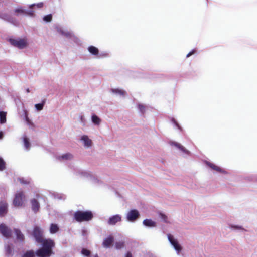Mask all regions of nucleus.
I'll list each match as a JSON object with an SVG mask.
<instances>
[{
	"label": "nucleus",
	"mask_w": 257,
	"mask_h": 257,
	"mask_svg": "<svg viewBox=\"0 0 257 257\" xmlns=\"http://www.w3.org/2000/svg\"><path fill=\"white\" fill-rule=\"evenodd\" d=\"M28 233L30 238L41 245L40 248L53 251L55 247L54 241L50 238H45L44 231L40 226L37 224L34 225L32 230H28Z\"/></svg>",
	"instance_id": "obj_1"
},
{
	"label": "nucleus",
	"mask_w": 257,
	"mask_h": 257,
	"mask_svg": "<svg viewBox=\"0 0 257 257\" xmlns=\"http://www.w3.org/2000/svg\"><path fill=\"white\" fill-rule=\"evenodd\" d=\"M53 254H54L53 251L38 248L35 251L33 249L22 251L21 253V257H50Z\"/></svg>",
	"instance_id": "obj_2"
},
{
	"label": "nucleus",
	"mask_w": 257,
	"mask_h": 257,
	"mask_svg": "<svg viewBox=\"0 0 257 257\" xmlns=\"http://www.w3.org/2000/svg\"><path fill=\"white\" fill-rule=\"evenodd\" d=\"M94 214L90 210L82 211L78 210L73 214V219L78 222H88L92 220Z\"/></svg>",
	"instance_id": "obj_3"
},
{
	"label": "nucleus",
	"mask_w": 257,
	"mask_h": 257,
	"mask_svg": "<svg viewBox=\"0 0 257 257\" xmlns=\"http://www.w3.org/2000/svg\"><path fill=\"white\" fill-rule=\"evenodd\" d=\"M14 14L17 17L23 16L31 18H34L36 16L35 11L29 8V9H25L24 7L20 6L15 8L14 10Z\"/></svg>",
	"instance_id": "obj_4"
},
{
	"label": "nucleus",
	"mask_w": 257,
	"mask_h": 257,
	"mask_svg": "<svg viewBox=\"0 0 257 257\" xmlns=\"http://www.w3.org/2000/svg\"><path fill=\"white\" fill-rule=\"evenodd\" d=\"M10 44L19 49H23L27 47L28 43L26 39L20 37H9L7 39Z\"/></svg>",
	"instance_id": "obj_5"
},
{
	"label": "nucleus",
	"mask_w": 257,
	"mask_h": 257,
	"mask_svg": "<svg viewBox=\"0 0 257 257\" xmlns=\"http://www.w3.org/2000/svg\"><path fill=\"white\" fill-rule=\"evenodd\" d=\"M78 173L82 176L88 179L93 184L102 185L104 184L103 181L99 179L97 177L94 176L90 172L85 170H79Z\"/></svg>",
	"instance_id": "obj_6"
},
{
	"label": "nucleus",
	"mask_w": 257,
	"mask_h": 257,
	"mask_svg": "<svg viewBox=\"0 0 257 257\" xmlns=\"http://www.w3.org/2000/svg\"><path fill=\"white\" fill-rule=\"evenodd\" d=\"M141 217V213L137 209H131L126 214V220L128 222L135 223Z\"/></svg>",
	"instance_id": "obj_7"
},
{
	"label": "nucleus",
	"mask_w": 257,
	"mask_h": 257,
	"mask_svg": "<svg viewBox=\"0 0 257 257\" xmlns=\"http://www.w3.org/2000/svg\"><path fill=\"white\" fill-rule=\"evenodd\" d=\"M167 238L170 243L175 250L177 254H179L182 250V247L179 243L178 240L170 233L167 234Z\"/></svg>",
	"instance_id": "obj_8"
},
{
	"label": "nucleus",
	"mask_w": 257,
	"mask_h": 257,
	"mask_svg": "<svg viewBox=\"0 0 257 257\" xmlns=\"http://www.w3.org/2000/svg\"><path fill=\"white\" fill-rule=\"evenodd\" d=\"M13 231L8 226L2 223L0 224V233L7 239L11 238L13 235Z\"/></svg>",
	"instance_id": "obj_9"
},
{
	"label": "nucleus",
	"mask_w": 257,
	"mask_h": 257,
	"mask_svg": "<svg viewBox=\"0 0 257 257\" xmlns=\"http://www.w3.org/2000/svg\"><path fill=\"white\" fill-rule=\"evenodd\" d=\"M24 198V193L22 192H19L16 193L13 201V204L15 207H19L22 206Z\"/></svg>",
	"instance_id": "obj_10"
},
{
	"label": "nucleus",
	"mask_w": 257,
	"mask_h": 257,
	"mask_svg": "<svg viewBox=\"0 0 257 257\" xmlns=\"http://www.w3.org/2000/svg\"><path fill=\"white\" fill-rule=\"evenodd\" d=\"M9 205L5 200L0 201V217H5L8 213Z\"/></svg>",
	"instance_id": "obj_11"
},
{
	"label": "nucleus",
	"mask_w": 257,
	"mask_h": 257,
	"mask_svg": "<svg viewBox=\"0 0 257 257\" xmlns=\"http://www.w3.org/2000/svg\"><path fill=\"white\" fill-rule=\"evenodd\" d=\"M13 231L16 237L15 242L23 243L25 241V236L20 229L14 228Z\"/></svg>",
	"instance_id": "obj_12"
},
{
	"label": "nucleus",
	"mask_w": 257,
	"mask_h": 257,
	"mask_svg": "<svg viewBox=\"0 0 257 257\" xmlns=\"http://www.w3.org/2000/svg\"><path fill=\"white\" fill-rule=\"evenodd\" d=\"M205 164L211 169L215 170L219 173H221L224 174H227L228 173V172L226 171H225L224 169L216 165L215 164L213 163L206 161L205 162Z\"/></svg>",
	"instance_id": "obj_13"
},
{
	"label": "nucleus",
	"mask_w": 257,
	"mask_h": 257,
	"mask_svg": "<svg viewBox=\"0 0 257 257\" xmlns=\"http://www.w3.org/2000/svg\"><path fill=\"white\" fill-rule=\"evenodd\" d=\"M122 216L120 214H115L109 217L107 223L110 225H115L117 223L121 222Z\"/></svg>",
	"instance_id": "obj_14"
},
{
	"label": "nucleus",
	"mask_w": 257,
	"mask_h": 257,
	"mask_svg": "<svg viewBox=\"0 0 257 257\" xmlns=\"http://www.w3.org/2000/svg\"><path fill=\"white\" fill-rule=\"evenodd\" d=\"M0 19L13 24L16 22L15 19L7 13L0 12Z\"/></svg>",
	"instance_id": "obj_15"
},
{
	"label": "nucleus",
	"mask_w": 257,
	"mask_h": 257,
	"mask_svg": "<svg viewBox=\"0 0 257 257\" xmlns=\"http://www.w3.org/2000/svg\"><path fill=\"white\" fill-rule=\"evenodd\" d=\"M114 242V237L112 235H110L104 239L102 244L104 247L109 248L113 246Z\"/></svg>",
	"instance_id": "obj_16"
},
{
	"label": "nucleus",
	"mask_w": 257,
	"mask_h": 257,
	"mask_svg": "<svg viewBox=\"0 0 257 257\" xmlns=\"http://www.w3.org/2000/svg\"><path fill=\"white\" fill-rule=\"evenodd\" d=\"M170 144L171 146H174L177 148H178L179 150H180L181 152L184 153V154L187 155H190L191 152L189 150H188L186 148H185L183 146H182L181 144H180L179 143H177L175 141H170Z\"/></svg>",
	"instance_id": "obj_17"
},
{
	"label": "nucleus",
	"mask_w": 257,
	"mask_h": 257,
	"mask_svg": "<svg viewBox=\"0 0 257 257\" xmlns=\"http://www.w3.org/2000/svg\"><path fill=\"white\" fill-rule=\"evenodd\" d=\"M80 141L83 143L84 146L86 148H89L92 144V140L86 135H83L80 137Z\"/></svg>",
	"instance_id": "obj_18"
},
{
	"label": "nucleus",
	"mask_w": 257,
	"mask_h": 257,
	"mask_svg": "<svg viewBox=\"0 0 257 257\" xmlns=\"http://www.w3.org/2000/svg\"><path fill=\"white\" fill-rule=\"evenodd\" d=\"M5 254L7 257H12L14 254V246L12 243L5 246Z\"/></svg>",
	"instance_id": "obj_19"
},
{
	"label": "nucleus",
	"mask_w": 257,
	"mask_h": 257,
	"mask_svg": "<svg viewBox=\"0 0 257 257\" xmlns=\"http://www.w3.org/2000/svg\"><path fill=\"white\" fill-rule=\"evenodd\" d=\"M143 225L146 228H152L157 226V222L151 218L145 219L143 221Z\"/></svg>",
	"instance_id": "obj_20"
},
{
	"label": "nucleus",
	"mask_w": 257,
	"mask_h": 257,
	"mask_svg": "<svg viewBox=\"0 0 257 257\" xmlns=\"http://www.w3.org/2000/svg\"><path fill=\"white\" fill-rule=\"evenodd\" d=\"M32 210L35 213H37L40 208V205L37 199L33 198L30 200Z\"/></svg>",
	"instance_id": "obj_21"
},
{
	"label": "nucleus",
	"mask_w": 257,
	"mask_h": 257,
	"mask_svg": "<svg viewBox=\"0 0 257 257\" xmlns=\"http://www.w3.org/2000/svg\"><path fill=\"white\" fill-rule=\"evenodd\" d=\"M110 92L116 95H119L120 96L125 97L127 95L126 91L119 88H111Z\"/></svg>",
	"instance_id": "obj_22"
},
{
	"label": "nucleus",
	"mask_w": 257,
	"mask_h": 257,
	"mask_svg": "<svg viewBox=\"0 0 257 257\" xmlns=\"http://www.w3.org/2000/svg\"><path fill=\"white\" fill-rule=\"evenodd\" d=\"M22 141L25 150L27 151H29L31 147L29 138L26 135H24L22 137Z\"/></svg>",
	"instance_id": "obj_23"
},
{
	"label": "nucleus",
	"mask_w": 257,
	"mask_h": 257,
	"mask_svg": "<svg viewBox=\"0 0 257 257\" xmlns=\"http://www.w3.org/2000/svg\"><path fill=\"white\" fill-rule=\"evenodd\" d=\"M87 50L89 53L93 56L95 58H96L97 56H98L99 49L93 45H90L88 47Z\"/></svg>",
	"instance_id": "obj_24"
},
{
	"label": "nucleus",
	"mask_w": 257,
	"mask_h": 257,
	"mask_svg": "<svg viewBox=\"0 0 257 257\" xmlns=\"http://www.w3.org/2000/svg\"><path fill=\"white\" fill-rule=\"evenodd\" d=\"M170 121L171 123L173 125L174 127L178 129L180 132H183V129L181 126L179 124L177 120L173 117L170 118Z\"/></svg>",
	"instance_id": "obj_25"
},
{
	"label": "nucleus",
	"mask_w": 257,
	"mask_h": 257,
	"mask_svg": "<svg viewBox=\"0 0 257 257\" xmlns=\"http://www.w3.org/2000/svg\"><path fill=\"white\" fill-rule=\"evenodd\" d=\"M170 121L171 123L173 125L174 127L178 129L180 132H183V129L181 126L179 124L177 120L173 117L170 118Z\"/></svg>",
	"instance_id": "obj_26"
},
{
	"label": "nucleus",
	"mask_w": 257,
	"mask_h": 257,
	"mask_svg": "<svg viewBox=\"0 0 257 257\" xmlns=\"http://www.w3.org/2000/svg\"><path fill=\"white\" fill-rule=\"evenodd\" d=\"M59 230V226L58 224L52 223L50 225L49 231L51 234H55Z\"/></svg>",
	"instance_id": "obj_27"
},
{
	"label": "nucleus",
	"mask_w": 257,
	"mask_h": 257,
	"mask_svg": "<svg viewBox=\"0 0 257 257\" xmlns=\"http://www.w3.org/2000/svg\"><path fill=\"white\" fill-rule=\"evenodd\" d=\"M57 32L63 36H66L67 38L71 39L73 34L70 32H65L62 28L57 27Z\"/></svg>",
	"instance_id": "obj_28"
},
{
	"label": "nucleus",
	"mask_w": 257,
	"mask_h": 257,
	"mask_svg": "<svg viewBox=\"0 0 257 257\" xmlns=\"http://www.w3.org/2000/svg\"><path fill=\"white\" fill-rule=\"evenodd\" d=\"M92 122L96 125H98L101 122V118L95 113H92L91 115Z\"/></svg>",
	"instance_id": "obj_29"
},
{
	"label": "nucleus",
	"mask_w": 257,
	"mask_h": 257,
	"mask_svg": "<svg viewBox=\"0 0 257 257\" xmlns=\"http://www.w3.org/2000/svg\"><path fill=\"white\" fill-rule=\"evenodd\" d=\"M81 254L83 257H92V253L91 251L88 249L86 248L83 247L82 248L81 251H80Z\"/></svg>",
	"instance_id": "obj_30"
},
{
	"label": "nucleus",
	"mask_w": 257,
	"mask_h": 257,
	"mask_svg": "<svg viewBox=\"0 0 257 257\" xmlns=\"http://www.w3.org/2000/svg\"><path fill=\"white\" fill-rule=\"evenodd\" d=\"M23 119L25 121V122L27 123V124L28 125H30L31 124V121L29 118L28 112L26 109H23Z\"/></svg>",
	"instance_id": "obj_31"
},
{
	"label": "nucleus",
	"mask_w": 257,
	"mask_h": 257,
	"mask_svg": "<svg viewBox=\"0 0 257 257\" xmlns=\"http://www.w3.org/2000/svg\"><path fill=\"white\" fill-rule=\"evenodd\" d=\"M46 103V99L42 100L41 102L37 103L35 105V108L37 111H40L43 109Z\"/></svg>",
	"instance_id": "obj_32"
},
{
	"label": "nucleus",
	"mask_w": 257,
	"mask_h": 257,
	"mask_svg": "<svg viewBox=\"0 0 257 257\" xmlns=\"http://www.w3.org/2000/svg\"><path fill=\"white\" fill-rule=\"evenodd\" d=\"M158 215L159 218L165 223H168L169 221L168 219L167 216L163 212L159 211L158 212Z\"/></svg>",
	"instance_id": "obj_33"
},
{
	"label": "nucleus",
	"mask_w": 257,
	"mask_h": 257,
	"mask_svg": "<svg viewBox=\"0 0 257 257\" xmlns=\"http://www.w3.org/2000/svg\"><path fill=\"white\" fill-rule=\"evenodd\" d=\"M230 228L232 230H235V231H241V232H244V231H246L242 226L238 225L231 224L230 225Z\"/></svg>",
	"instance_id": "obj_34"
},
{
	"label": "nucleus",
	"mask_w": 257,
	"mask_h": 257,
	"mask_svg": "<svg viewBox=\"0 0 257 257\" xmlns=\"http://www.w3.org/2000/svg\"><path fill=\"white\" fill-rule=\"evenodd\" d=\"M73 155L70 153H66L59 156V158L62 160H68L73 158Z\"/></svg>",
	"instance_id": "obj_35"
},
{
	"label": "nucleus",
	"mask_w": 257,
	"mask_h": 257,
	"mask_svg": "<svg viewBox=\"0 0 257 257\" xmlns=\"http://www.w3.org/2000/svg\"><path fill=\"white\" fill-rule=\"evenodd\" d=\"M52 196L55 199H57L58 200H64L66 199V196L62 193L54 192L52 193Z\"/></svg>",
	"instance_id": "obj_36"
},
{
	"label": "nucleus",
	"mask_w": 257,
	"mask_h": 257,
	"mask_svg": "<svg viewBox=\"0 0 257 257\" xmlns=\"http://www.w3.org/2000/svg\"><path fill=\"white\" fill-rule=\"evenodd\" d=\"M109 56V53L106 51H98V55L96 58L101 59Z\"/></svg>",
	"instance_id": "obj_37"
},
{
	"label": "nucleus",
	"mask_w": 257,
	"mask_h": 257,
	"mask_svg": "<svg viewBox=\"0 0 257 257\" xmlns=\"http://www.w3.org/2000/svg\"><path fill=\"white\" fill-rule=\"evenodd\" d=\"M137 108L142 115H144L145 114L146 111V107L144 104L142 103H138Z\"/></svg>",
	"instance_id": "obj_38"
},
{
	"label": "nucleus",
	"mask_w": 257,
	"mask_h": 257,
	"mask_svg": "<svg viewBox=\"0 0 257 257\" xmlns=\"http://www.w3.org/2000/svg\"><path fill=\"white\" fill-rule=\"evenodd\" d=\"M53 18V15L52 14H49L46 15H44L43 18V21L46 23H49L51 22Z\"/></svg>",
	"instance_id": "obj_39"
},
{
	"label": "nucleus",
	"mask_w": 257,
	"mask_h": 257,
	"mask_svg": "<svg viewBox=\"0 0 257 257\" xmlns=\"http://www.w3.org/2000/svg\"><path fill=\"white\" fill-rule=\"evenodd\" d=\"M124 245V242L122 241H117L115 243V248L117 250L123 248Z\"/></svg>",
	"instance_id": "obj_40"
},
{
	"label": "nucleus",
	"mask_w": 257,
	"mask_h": 257,
	"mask_svg": "<svg viewBox=\"0 0 257 257\" xmlns=\"http://www.w3.org/2000/svg\"><path fill=\"white\" fill-rule=\"evenodd\" d=\"M6 168V163L3 158L0 156V171H3Z\"/></svg>",
	"instance_id": "obj_41"
},
{
	"label": "nucleus",
	"mask_w": 257,
	"mask_h": 257,
	"mask_svg": "<svg viewBox=\"0 0 257 257\" xmlns=\"http://www.w3.org/2000/svg\"><path fill=\"white\" fill-rule=\"evenodd\" d=\"M44 6V3L43 2H40V3H34V4H31L30 5H29V8H31V7H33L34 6H36L37 8L38 9H40V8H42Z\"/></svg>",
	"instance_id": "obj_42"
},
{
	"label": "nucleus",
	"mask_w": 257,
	"mask_h": 257,
	"mask_svg": "<svg viewBox=\"0 0 257 257\" xmlns=\"http://www.w3.org/2000/svg\"><path fill=\"white\" fill-rule=\"evenodd\" d=\"M197 49L196 48L193 49L191 50L186 55V58H188L191 56L194 55L197 53Z\"/></svg>",
	"instance_id": "obj_43"
},
{
	"label": "nucleus",
	"mask_w": 257,
	"mask_h": 257,
	"mask_svg": "<svg viewBox=\"0 0 257 257\" xmlns=\"http://www.w3.org/2000/svg\"><path fill=\"white\" fill-rule=\"evenodd\" d=\"M8 66V65L5 61L0 60V71H2L4 68Z\"/></svg>",
	"instance_id": "obj_44"
},
{
	"label": "nucleus",
	"mask_w": 257,
	"mask_h": 257,
	"mask_svg": "<svg viewBox=\"0 0 257 257\" xmlns=\"http://www.w3.org/2000/svg\"><path fill=\"white\" fill-rule=\"evenodd\" d=\"M80 122L83 124V126L85 125L86 120L84 115L81 114L79 116Z\"/></svg>",
	"instance_id": "obj_45"
},
{
	"label": "nucleus",
	"mask_w": 257,
	"mask_h": 257,
	"mask_svg": "<svg viewBox=\"0 0 257 257\" xmlns=\"http://www.w3.org/2000/svg\"><path fill=\"white\" fill-rule=\"evenodd\" d=\"M19 181L22 184L27 185V184H28L29 183V182L28 181L25 180L24 177L19 178Z\"/></svg>",
	"instance_id": "obj_46"
},
{
	"label": "nucleus",
	"mask_w": 257,
	"mask_h": 257,
	"mask_svg": "<svg viewBox=\"0 0 257 257\" xmlns=\"http://www.w3.org/2000/svg\"><path fill=\"white\" fill-rule=\"evenodd\" d=\"M71 40H72L75 43L78 44L80 42V40L78 38L75 36L74 34L71 38Z\"/></svg>",
	"instance_id": "obj_47"
},
{
	"label": "nucleus",
	"mask_w": 257,
	"mask_h": 257,
	"mask_svg": "<svg viewBox=\"0 0 257 257\" xmlns=\"http://www.w3.org/2000/svg\"><path fill=\"white\" fill-rule=\"evenodd\" d=\"M162 76V74H154L153 76L151 77L152 78H159Z\"/></svg>",
	"instance_id": "obj_48"
},
{
	"label": "nucleus",
	"mask_w": 257,
	"mask_h": 257,
	"mask_svg": "<svg viewBox=\"0 0 257 257\" xmlns=\"http://www.w3.org/2000/svg\"><path fill=\"white\" fill-rule=\"evenodd\" d=\"M124 257H133L131 252L127 251L125 254Z\"/></svg>",
	"instance_id": "obj_49"
},
{
	"label": "nucleus",
	"mask_w": 257,
	"mask_h": 257,
	"mask_svg": "<svg viewBox=\"0 0 257 257\" xmlns=\"http://www.w3.org/2000/svg\"><path fill=\"white\" fill-rule=\"evenodd\" d=\"M4 106V102L3 100L0 97V109H1Z\"/></svg>",
	"instance_id": "obj_50"
},
{
	"label": "nucleus",
	"mask_w": 257,
	"mask_h": 257,
	"mask_svg": "<svg viewBox=\"0 0 257 257\" xmlns=\"http://www.w3.org/2000/svg\"><path fill=\"white\" fill-rule=\"evenodd\" d=\"M87 233V231L85 229L82 230V234L83 236H85Z\"/></svg>",
	"instance_id": "obj_51"
},
{
	"label": "nucleus",
	"mask_w": 257,
	"mask_h": 257,
	"mask_svg": "<svg viewBox=\"0 0 257 257\" xmlns=\"http://www.w3.org/2000/svg\"><path fill=\"white\" fill-rule=\"evenodd\" d=\"M4 137L3 132L0 131V140L2 139Z\"/></svg>",
	"instance_id": "obj_52"
},
{
	"label": "nucleus",
	"mask_w": 257,
	"mask_h": 257,
	"mask_svg": "<svg viewBox=\"0 0 257 257\" xmlns=\"http://www.w3.org/2000/svg\"><path fill=\"white\" fill-rule=\"evenodd\" d=\"M26 92L27 93H29V92H30V89H29V88H27V89H26Z\"/></svg>",
	"instance_id": "obj_53"
},
{
	"label": "nucleus",
	"mask_w": 257,
	"mask_h": 257,
	"mask_svg": "<svg viewBox=\"0 0 257 257\" xmlns=\"http://www.w3.org/2000/svg\"><path fill=\"white\" fill-rule=\"evenodd\" d=\"M93 257H99V256H98V255L96 253V254H95L93 256Z\"/></svg>",
	"instance_id": "obj_54"
}]
</instances>
